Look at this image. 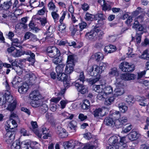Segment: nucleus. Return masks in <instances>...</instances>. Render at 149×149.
<instances>
[{
    "mask_svg": "<svg viewBox=\"0 0 149 149\" xmlns=\"http://www.w3.org/2000/svg\"><path fill=\"white\" fill-rule=\"evenodd\" d=\"M20 56L24 54L26 55H29L30 56L28 59L29 61L34 62L35 61V55L32 52L29 50L24 51L21 50L20 51Z\"/></svg>",
    "mask_w": 149,
    "mask_h": 149,
    "instance_id": "obj_11",
    "label": "nucleus"
},
{
    "mask_svg": "<svg viewBox=\"0 0 149 149\" xmlns=\"http://www.w3.org/2000/svg\"><path fill=\"white\" fill-rule=\"evenodd\" d=\"M40 94L38 91L34 90L31 92L29 94L30 98L33 100H39V97Z\"/></svg>",
    "mask_w": 149,
    "mask_h": 149,
    "instance_id": "obj_15",
    "label": "nucleus"
},
{
    "mask_svg": "<svg viewBox=\"0 0 149 149\" xmlns=\"http://www.w3.org/2000/svg\"><path fill=\"white\" fill-rule=\"evenodd\" d=\"M140 17L142 18V16H139L137 17L136 19L134 20V22L133 24V25L132 27L133 28L135 29V30L137 29V28H138V27L140 25L139 24V21L137 20V19H139Z\"/></svg>",
    "mask_w": 149,
    "mask_h": 149,
    "instance_id": "obj_44",
    "label": "nucleus"
},
{
    "mask_svg": "<svg viewBox=\"0 0 149 149\" xmlns=\"http://www.w3.org/2000/svg\"><path fill=\"white\" fill-rule=\"evenodd\" d=\"M87 118L86 116H85L82 113H80L78 116V118L81 121H83L86 119Z\"/></svg>",
    "mask_w": 149,
    "mask_h": 149,
    "instance_id": "obj_64",
    "label": "nucleus"
},
{
    "mask_svg": "<svg viewBox=\"0 0 149 149\" xmlns=\"http://www.w3.org/2000/svg\"><path fill=\"white\" fill-rule=\"evenodd\" d=\"M115 98L113 97H110L109 98H106L104 101V104L107 105H110L114 101Z\"/></svg>",
    "mask_w": 149,
    "mask_h": 149,
    "instance_id": "obj_37",
    "label": "nucleus"
},
{
    "mask_svg": "<svg viewBox=\"0 0 149 149\" xmlns=\"http://www.w3.org/2000/svg\"><path fill=\"white\" fill-rule=\"evenodd\" d=\"M85 36L86 39L88 40L93 41H95L98 38V36H97V33H95V27L92 30L86 32Z\"/></svg>",
    "mask_w": 149,
    "mask_h": 149,
    "instance_id": "obj_6",
    "label": "nucleus"
},
{
    "mask_svg": "<svg viewBox=\"0 0 149 149\" xmlns=\"http://www.w3.org/2000/svg\"><path fill=\"white\" fill-rule=\"evenodd\" d=\"M64 66L63 64H59L56 67V70L57 74L63 73Z\"/></svg>",
    "mask_w": 149,
    "mask_h": 149,
    "instance_id": "obj_32",
    "label": "nucleus"
},
{
    "mask_svg": "<svg viewBox=\"0 0 149 149\" xmlns=\"http://www.w3.org/2000/svg\"><path fill=\"white\" fill-rule=\"evenodd\" d=\"M126 101L128 104H131L134 103L135 100L133 96L130 95L127 96L126 98Z\"/></svg>",
    "mask_w": 149,
    "mask_h": 149,
    "instance_id": "obj_39",
    "label": "nucleus"
},
{
    "mask_svg": "<svg viewBox=\"0 0 149 149\" xmlns=\"http://www.w3.org/2000/svg\"><path fill=\"white\" fill-rule=\"evenodd\" d=\"M95 59L97 61L102 60L104 58V55L101 52H99L94 54Z\"/></svg>",
    "mask_w": 149,
    "mask_h": 149,
    "instance_id": "obj_29",
    "label": "nucleus"
},
{
    "mask_svg": "<svg viewBox=\"0 0 149 149\" xmlns=\"http://www.w3.org/2000/svg\"><path fill=\"white\" fill-rule=\"evenodd\" d=\"M76 123L75 121H72L69 124L68 126L69 128L72 130H73L74 131H75L76 127Z\"/></svg>",
    "mask_w": 149,
    "mask_h": 149,
    "instance_id": "obj_46",
    "label": "nucleus"
},
{
    "mask_svg": "<svg viewBox=\"0 0 149 149\" xmlns=\"http://www.w3.org/2000/svg\"><path fill=\"white\" fill-rule=\"evenodd\" d=\"M57 78L59 80L63 82L65 86L67 87L70 85V79L66 73H62L57 75Z\"/></svg>",
    "mask_w": 149,
    "mask_h": 149,
    "instance_id": "obj_4",
    "label": "nucleus"
},
{
    "mask_svg": "<svg viewBox=\"0 0 149 149\" xmlns=\"http://www.w3.org/2000/svg\"><path fill=\"white\" fill-rule=\"evenodd\" d=\"M108 64L106 63L102 62L100 64V69L101 72H102L104 71L106 69Z\"/></svg>",
    "mask_w": 149,
    "mask_h": 149,
    "instance_id": "obj_53",
    "label": "nucleus"
},
{
    "mask_svg": "<svg viewBox=\"0 0 149 149\" xmlns=\"http://www.w3.org/2000/svg\"><path fill=\"white\" fill-rule=\"evenodd\" d=\"M103 1L104 4L102 6V10L104 11H106L107 10H110L111 8V7L110 5L108 3H105L104 0H103Z\"/></svg>",
    "mask_w": 149,
    "mask_h": 149,
    "instance_id": "obj_41",
    "label": "nucleus"
},
{
    "mask_svg": "<svg viewBox=\"0 0 149 149\" xmlns=\"http://www.w3.org/2000/svg\"><path fill=\"white\" fill-rule=\"evenodd\" d=\"M143 12V10L140 7H138L137 9L135 11H134L133 14L134 16H136L138 15L140 13Z\"/></svg>",
    "mask_w": 149,
    "mask_h": 149,
    "instance_id": "obj_57",
    "label": "nucleus"
},
{
    "mask_svg": "<svg viewBox=\"0 0 149 149\" xmlns=\"http://www.w3.org/2000/svg\"><path fill=\"white\" fill-rule=\"evenodd\" d=\"M140 57L141 58L144 59H149V54L148 53V51L147 50H145Z\"/></svg>",
    "mask_w": 149,
    "mask_h": 149,
    "instance_id": "obj_54",
    "label": "nucleus"
},
{
    "mask_svg": "<svg viewBox=\"0 0 149 149\" xmlns=\"http://www.w3.org/2000/svg\"><path fill=\"white\" fill-rule=\"evenodd\" d=\"M74 57L72 55H70L68 56L67 63L70 64H74Z\"/></svg>",
    "mask_w": 149,
    "mask_h": 149,
    "instance_id": "obj_48",
    "label": "nucleus"
},
{
    "mask_svg": "<svg viewBox=\"0 0 149 149\" xmlns=\"http://www.w3.org/2000/svg\"><path fill=\"white\" fill-rule=\"evenodd\" d=\"M140 136V134L136 131L131 132L128 135L129 139L131 141H134L137 139Z\"/></svg>",
    "mask_w": 149,
    "mask_h": 149,
    "instance_id": "obj_13",
    "label": "nucleus"
},
{
    "mask_svg": "<svg viewBox=\"0 0 149 149\" xmlns=\"http://www.w3.org/2000/svg\"><path fill=\"white\" fill-rule=\"evenodd\" d=\"M83 84L81 83H79L78 82V80L76 81L75 84V86L78 91L82 94H84L87 91V88L83 85Z\"/></svg>",
    "mask_w": 149,
    "mask_h": 149,
    "instance_id": "obj_10",
    "label": "nucleus"
},
{
    "mask_svg": "<svg viewBox=\"0 0 149 149\" xmlns=\"http://www.w3.org/2000/svg\"><path fill=\"white\" fill-rule=\"evenodd\" d=\"M93 67L95 70L93 72V76L96 77V76H98V75H100L99 73H102V72H100L99 67L96 65H94Z\"/></svg>",
    "mask_w": 149,
    "mask_h": 149,
    "instance_id": "obj_26",
    "label": "nucleus"
},
{
    "mask_svg": "<svg viewBox=\"0 0 149 149\" xmlns=\"http://www.w3.org/2000/svg\"><path fill=\"white\" fill-rule=\"evenodd\" d=\"M81 8L84 11H86L88 10L90 6L87 3H84L81 5Z\"/></svg>",
    "mask_w": 149,
    "mask_h": 149,
    "instance_id": "obj_56",
    "label": "nucleus"
},
{
    "mask_svg": "<svg viewBox=\"0 0 149 149\" xmlns=\"http://www.w3.org/2000/svg\"><path fill=\"white\" fill-rule=\"evenodd\" d=\"M103 91L107 95L113 92V88L111 86H107L103 89Z\"/></svg>",
    "mask_w": 149,
    "mask_h": 149,
    "instance_id": "obj_34",
    "label": "nucleus"
},
{
    "mask_svg": "<svg viewBox=\"0 0 149 149\" xmlns=\"http://www.w3.org/2000/svg\"><path fill=\"white\" fill-rule=\"evenodd\" d=\"M36 37V36L34 35L31 33L29 32L26 33L24 36V38L25 39H29L31 37H35V38Z\"/></svg>",
    "mask_w": 149,
    "mask_h": 149,
    "instance_id": "obj_58",
    "label": "nucleus"
},
{
    "mask_svg": "<svg viewBox=\"0 0 149 149\" xmlns=\"http://www.w3.org/2000/svg\"><path fill=\"white\" fill-rule=\"evenodd\" d=\"M46 35V37H45L46 41L50 43L53 42L54 41V38L53 34H48Z\"/></svg>",
    "mask_w": 149,
    "mask_h": 149,
    "instance_id": "obj_40",
    "label": "nucleus"
},
{
    "mask_svg": "<svg viewBox=\"0 0 149 149\" xmlns=\"http://www.w3.org/2000/svg\"><path fill=\"white\" fill-rule=\"evenodd\" d=\"M78 80V82L79 81H80V83H81L82 84H83L84 82L85 76L83 71H82L80 73L78 79L77 81Z\"/></svg>",
    "mask_w": 149,
    "mask_h": 149,
    "instance_id": "obj_47",
    "label": "nucleus"
},
{
    "mask_svg": "<svg viewBox=\"0 0 149 149\" xmlns=\"http://www.w3.org/2000/svg\"><path fill=\"white\" fill-rule=\"evenodd\" d=\"M103 85H94L93 86V89L95 92L99 93L103 91Z\"/></svg>",
    "mask_w": 149,
    "mask_h": 149,
    "instance_id": "obj_31",
    "label": "nucleus"
},
{
    "mask_svg": "<svg viewBox=\"0 0 149 149\" xmlns=\"http://www.w3.org/2000/svg\"><path fill=\"white\" fill-rule=\"evenodd\" d=\"M118 138L115 136L110 137L108 140L109 143L111 144L118 145Z\"/></svg>",
    "mask_w": 149,
    "mask_h": 149,
    "instance_id": "obj_21",
    "label": "nucleus"
},
{
    "mask_svg": "<svg viewBox=\"0 0 149 149\" xmlns=\"http://www.w3.org/2000/svg\"><path fill=\"white\" fill-rule=\"evenodd\" d=\"M90 105L89 101L88 100H85L81 105V108L84 109H88Z\"/></svg>",
    "mask_w": 149,
    "mask_h": 149,
    "instance_id": "obj_42",
    "label": "nucleus"
},
{
    "mask_svg": "<svg viewBox=\"0 0 149 149\" xmlns=\"http://www.w3.org/2000/svg\"><path fill=\"white\" fill-rule=\"evenodd\" d=\"M127 121V117L123 116L115 120L114 124L116 127L119 128L122 127L124 123Z\"/></svg>",
    "mask_w": 149,
    "mask_h": 149,
    "instance_id": "obj_9",
    "label": "nucleus"
},
{
    "mask_svg": "<svg viewBox=\"0 0 149 149\" xmlns=\"http://www.w3.org/2000/svg\"><path fill=\"white\" fill-rule=\"evenodd\" d=\"M48 7L50 10L54 11L56 9L54 3L52 1L48 3Z\"/></svg>",
    "mask_w": 149,
    "mask_h": 149,
    "instance_id": "obj_43",
    "label": "nucleus"
},
{
    "mask_svg": "<svg viewBox=\"0 0 149 149\" xmlns=\"http://www.w3.org/2000/svg\"><path fill=\"white\" fill-rule=\"evenodd\" d=\"M11 123L10 120L7 121L6 124V130H9L12 131V130L13 129V127H11Z\"/></svg>",
    "mask_w": 149,
    "mask_h": 149,
    "instance_id": "obj_52",
    "label": "nucleus"
},
{
    "mask_svg": "<svg viewBox=\"0 0 149 149\" xmlns=\"http://www.w3.org/2000/svg\"><path fill=\"white\" fill-rule=\"evenodd\" d=\"M57 11L58 10L56 9L55 10L53 11L51 13L52 16L55 21L58 19L59 17L58 14L57 13Z\"/></svg>",
    "mask_w": 149,
    "mask_h": 149,
    "instance_id": "obj_49",
    "label": "nucleus"
},
{
    "mask_svg": "<svg viewBox=\"0 0 149 149\" xmlns=\"http://www.w3.org/2000/svg\"><path fill=\"white\" fill-rule=\"evenodd\" d=\"M12 41V45L16 47H19L20 48H22V46L20 44V42L17 38H12L11 40Z\"/></svg>",
    "mask_w": 149,
    "mask_h": 149,
    "instance_id": "obj_25",
    "label": "nucleus"
},
{
    "mask_svg": "<svg viewBox=\"0 0 149 149\" xmlns=\"http://www.w3.org/2000/svg\"><path fill=\"white\" fill-rule=\"evenodd\" d=\"M21 80V79L18 76H15L12 82L13 86L15 88H17L19 87Z\"/></svg>",
    "mask_w": 149,
    "mask_h": 149,
    "instance_id": "obj_19",
    "label": "nucleus"
},
{
    "mask_svg": "<svg viewBox=\"0 0 149 149\" xmlns=\"http://www.w3.org/2000/svg\"><path fill=\"white\" fill-rule=\"evenodd\" d=\"M20 143L19 140L14 141L11 146V149H20Z\"/></svg>",
    "mask_w": 149,
    "mask_h": 149,
    "instance_id": "obj_27",
    "label": "nucleus"
},
{
    "mask_svg": "<svg viewBox=\"0 0 149 149\" xmlns=\"http://www.w3.org/2000/svg\"><path fill=\"white\" fill-rule=\"evenodd\" d=\"M40 110L42 113H45L48 110L47 105L45 104H43L40 106Z\"/></svg>",
    "mask_w": 149,
    "mask_h": 149,
    "instance_id": "obj_50",
    "label": "nucleus"
},
{
    "mask_svg": "<svg viewBox=\"0 0 149 149\" xmlns=\"http://www.w3.org/2000/svg\"><path fill=\"white\" fill-rule=\"evenodd\" d=\"M45 117L49 122L51 123L53 121V118L51 116L50 114L46 113L45 115Z\"/></svg>",
    "mask_w": 149,
    "mask_h": 149,
    "instance_id": "obj_59",
    "label": "nucleus"
},
{
    "mask_svg": "<svg viewBox=\"0 0 149 149\" xmlns=\"http://www.w3.org/2000/svg\"><path fill=\"white\" fill-rule=\"evenodd\" d=\"M95 31L97 33V36L99 38V39H102L104 32L102 31L98 27H95Z\"/></svg>",
    "mask_w": 149,
    "mask_h": 149,
    "instance_id": "obj_28",
    "label": "nucleus"
},
{
    "mask_svg": "<svg viewBox=\"0 0 149 149\" xmlns=\"http://www.w3.org/2000/svg\"><path fill=\"white\" fill-rule=\"evenodd\" d=\"M104 123L107 125L111 126L114 122L112 118L107 117L104 120Z\"/></svg>",
    "mask_w": 149,
    "mask_h": 149,
    "instance_id": "obj_30",
    "label": "nucleus"
},
{
    "mask_svg": "<svg viewBox=\"0 0 149 149\" xmlns=\"http://www.w3.org/2000/svg\"><path fill=\"white\" fill-rule=\"evenodd\" d=\"M57 133L59 136L62 138H65L68 135V133L65 129L62 128L61 126L57 127Z\"/></svg>",
    "mask_w": 149,
    "mask_h": 149,
    "instance_id": "obj_12",
    "label": "nucleus"
},
{
    "mask_svg": "<svg viewBox=\"0 0 149 149\" xmlns=\"http://www.w3.org/2000/svg\"><path fill=\"white\" fill-rule=\"evenodd\" d=\"M115 84L116 86V88L113 91L114 95L116 97L123 95L125 92L124 89L120 88L123 85L122 84L120 79H117V81L115 83Z\"/></svg>",
    "mask_w": 149,
    "mask_h": 149,
    "instance_id": "obj_3",
    "label": "nucleus"
},
{
    "mask_svg": "<svg viewBox=\"0 0 149 149\" xmlns=\"http://www.w3.org/2000/svg\"><path fill=\"white\" fill-rule=\"evenodd\" d=\"M79 26L80 29V31H81L84 29L87 26V24L86 22H83L79 24Z\"/></svg>",
    "mask_w": 149,
    "mask_h": 149,
    "instance_id": "obj_60",
    "label": "nucleus"
},
{
    "mask_svg": "<svg viewBox=\"0 0 149 149\" xmlns=\"http://www.w3.org/2000/svg\"><path fill=\"white\" fill-rule=\"evenodd\" d=\"M95 77V78L91 79L90 81V82L91 84H93L98 81L100 78V75H98V76H96Z\"/></svg>",
    "mask_w": 149,
    "mask_h": 149,
    "instance_id": "obj_61",
    "label": "nucleus"
},
{
    "mask_svg": "<svg viewBox=\"0 0 149 149\" xmlns=\"http://www.w3.org/2000/svg\"><path fill=\"white\" fill-rule=\"evenodd\" d=\"M65 24L64 23H61L59 26V31L62 33L65 32L66 28Z\"/></svg>",
    "mask_w": 149,
    "mask_h": 149,
    "instance_id": "obj_51",
    "label": "nucleus"
},
{
    "mask_svg": "<svg viewBox=\"0 0 149 149\" xmlns=\"http://www.w3.org/2000/svg\"><path fill=\"white\" fill-rule=\"evenodd\" d=\"M4 96L6 100L5 102H7L10 103L13 100V96L9 91H6Z\"/></svg>",
    "mask_w": 149,
    "mask_h": 149,
    "instance_id": "obj_18",
    "label": "nucleus"
},
{
    "mask_svg": "<svg viewBox=\"0 0 149 149\" xmlns=\"http://www.w3.org/2000/svg\"><path fill=\"white\" fill-rule=\"evenodd\" d=\"M119 68L123 71L129 72H131L134 70L133 65L130 64L126 62L121 63L120 65Z\"/></svg>",
    "mask_w": 149,
    "mask_h": 149,
    "instance_id": "obj_5",
    "label": "nucleus"
},
{
    "mask_svg": "<svg viewBox=\"0 0 149 149\" xmlns=\"http://www.w3.org/2000/svg\"><path fill=\"white\" fill-rule=\"evenodd\" d=\"M18 91L20 93L24 94L27 91L29 86L26 83H23L22 85L18 87Z\"/></svg>",
    "mask_w": 149,
    "mask_h": 149,
    "instance_id": "obj_16",
    "label": "nucleus"
},
{
    "mask_svg": "<svg viewBox=\"0 0 149 149\" xmlns=\"http://www.w3.org/2000/svg\"><path fill=\"white\" fill-rule=\"evenodd\" d=\"M47 52L49 56L53 58L52 61L55 64L57 65L61 61L60 51L55 47L52 46L48 47L47 48Z\"/></svg>",
    "mask_w": 149,
    "mask_h": 149,
    "instance_id": "obj_1",
    "label": "nucleus"
},
{
    "mask_svg": "<svg viewBox=\"0 0 149 149\" xmlns=\"http://www.w3.org/2000/svg\"><path fill=\"white\" fill-rule=\"evenodd\" d=\"M96 16L98 17L99 20H103L105 19V16L100 12H98L96 15Z\"/></svg>",
    "mask_w": 149,
    "mask_h": 149,
    "instance_id": "obj_55",
    "label": "nucleus"
},
{
    "mask_svg": "<svg viewBox=\"0 0 149 149\" xmlns=\"http://www.w3.org/2000/svg\"><path fill=\"white\" fill-rule=\"evenodd\" d=\"M17 104L16 101L15 100L13 101L12 103H10L6 108L7 109L10 111H13L16 107Z\"/></svg>",
    "mask_w": 149,
    "mask_h": 149,
    "instance_id": "obj_24",
    "label": "nucleus"
},
{
    "mask_svg": "<svg viewBox=\"0 0 149 149\" xmlns=\"http://www.w3.org/2000/svg\"><path fill=\"white\" fill-rule=\"evenodd\" d=\"M120 78H116V81L117 79H120L121 81L122 84L123 85L122 80L125 81L130 80L134 79L135 77V76L134 74L131 73H126L121 74L120 76Z\"/></svg>",
    "mask_w": 149,
    "mask_h": 149,
    "instance_id": "obj_7",
    "label": "nucleus"
},
{
    "mask_svg": "<svg viewBox=\"0 0 149 149\" xmlns=\"http://www.w3.org/2000/svg\"><path fill=\"white\" fill-rule=\"evenodd\" d=\"M12 2L10 1H9L5 2L2 5V8L5 10H7L9 9L12 5Z\"/></svg>",
    "mask_w": 149,
    "mask_h": 149,
    "instance_id": "obj_38",
    "label": "nucleus"
},
{
    "mask_svg": "<svg viewBox=\"0 0 149 149\" xmlns=\"http://www.w3.org/2000/svg\"><path fill=\"white\" fill-rule=\"evenodd\" d=\"M109 74L111 76L118 77L119 75V73L116 68H113L109 72Z\"/></svg>",
    "mask_w": 149,
    "mask_h": 149,
    "instance_id": "obj_33",
    "label": "nucleus"
},
{
    "mask_svg": "<svg viewBox=\"0 0 149 149\" xmlns=\"http://www.w3.org/2000/svg\"><path fill=\"white\" fill-rule=\"evenodd\" d=\"M82 145V143L78 141L72 140L65 142L64 145L65 149H73L76 147L77 149H79Z\"/></svg>",
    "mask_w": 149,
    "mask_h": 149,
    "instance_id": "obj_2",
    "label": "nucleus"
},
{
    "mask_svg": "<svg viewBox=\"0 0 149 149\" xmlns=\"http://www.w3.org/2000/svg\"><path fill=\"white\" fill-rule=\"evenodd\" d=\"M132 126L131 125H129L127 126L125 128H124L123 130V131L125 133L128 132L132 129Z\"/></svg>",
    "mask_w": 149,
    "mask_h": 149,
    "instance_id": "obj_63",
    "label": "nucleus"
},
{
    "mask_svg": "<svg viewBox=\"0 0 149 149\" xmlns=\"http://www.w3.org/2000/svg\"><path fill=\"white\" fill-rule=\"evenodd\" d=\"M103 109L101 108H98L95 109L93 112V114L95 117L102 116L104 114H102Z\"/></svg>",
    "mask_w": 149,
    "mask_h": 149,
    "instance_id": "obj_20",
    "label": "nucleus"
},
{
    "mask_svg": "<svg viewBox=\"0 0 149 149\" xmlns=\"http://www.w3.org/2000/svg\"><path fill=\"white\" fill-rule=\"evenodd\" d=\"M15 136V132L14 130H8L6 134V141L8 144H10L14 140Z\"/></svg>",
    "mask_w": 149,
    "mask_h": 149,
    "instance_id": "obj_8",
    "label": "nucleus"
},
{
    "mask_svg": "<svg viewBox=\"0 0 149 149\" xmlns=\"http://www.w3.org/2000/svg\"><path fill=\"white\" fill-rule=\"evenodd\" d=\"M41 104V102L40 100H33L31 102V105L34 107H37L40 106Z\"/></svg>",
    "mask_w": 149,
    "mask_h": 149,
    "instance_id": "obj_36",
    "label": "nucleus"
},
{
    "mask_svg": "<svg viewBox=\"0 0 149 149\" xmlns=\"http://www.w3.org/2000/svg\"><path fill=\"white\" fill-rule=\"evenodd\" d=\"M104 52L107 53H113L116 50V48L114 46L112 45L106 46L104 49Z\"/></svg>",
    "mask_w": 149,
    "mask_h": 149,
    "instance_id": "obj_17",
    "label": "nucleus"
},
{
    "mask_svg": "<svg viewBox=\"0 0 149 149\" xmlns=\"http://www.w3.org/2000/svg\"><path fill=\"white\" fill-rule=\"evenodd\" d=\"M94 17V15L87 12L86 14L85 19L87 21H92Z\"/></svg>",
    "mask_w": 149,
    "mask_h": 149,
    "instance_id": "obj_45",
    "label": "nucleus"
},
{
    "mask_svg": "<svg viewBox=\"0 0 149 149\" xmlns=\"http://www.w3.org/2000/svg\"><path fill=\"white\" fill-rule=\"evenodd\" d=\"M54 31V29L52 26H49L47 31L46 35L47 34H53V32Z\"/></svg>",
    "mask_w": 149,
    "mask_h": 149,
    "instance_id": "obj_62",
    "label": "nucleus"
},
{
    "mask_svg": "<svg viewBox=\"0 0 149 149\" xmlns=\"http://www.w3.org/2000/svg\"><path fill=\"white\" fill-rule=\"evenodd\" d=\"M119 110L122 112L125 113L128 109V107L124 103H120L118 104Z\"/></svg>",
    "mask_w": 149,
    "mask_h": 149,
    "instance_id": "obj_23",
    "label": "nucleus"
},
{
    "mask_svg": "<svg viewBox=\"0 0 149 149\" xmlns=\"http://www.w3.org/2000/svg\"><path fill=\"white\" fill-rule=\"evenodd\" d=\"M107 95L102 91L98 93L97 95V99L100 100H104L107 97Z\"/></svg>",
    "mask_w": 149,
    "mask_h": 149,
    "instance_id": "obj_35",
    "label": "nucleus"
},
{
    "mask_svg": "<svg viewBox=\"0 0 149 149\" xmlns=\"http://www.w3.org/2000/svg\"><path fill=\"white\" fill-rule=\"evenodd\" d=\"M74 64L67 63L65 69V73L70 74L73 71Z\"/></svg>",
    "mask_w": 149,
    "mask_h": 149,
    "instance_id": "obj_14",
    "label": "nucleus"
},
{
    "mask_svg": "<svg viewBox=\"0 0 149 149\" xmlns=\"http://www.w3.org/2000/svg\"><path fill=\"white\" fill-rule=\"evenodd\" d=\"M148 100L147 99H145L144 97H139L138 100L140 105L145 106L148 104L149 102L147 101Z\"/></svg>",
    "mask_w": 149,
    "mask_h": 149,
    "instance_id": "obj_22",
    "label": "nucleus"
}]
</instances>
